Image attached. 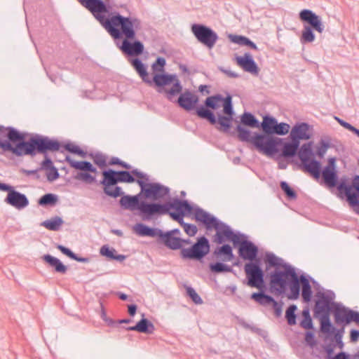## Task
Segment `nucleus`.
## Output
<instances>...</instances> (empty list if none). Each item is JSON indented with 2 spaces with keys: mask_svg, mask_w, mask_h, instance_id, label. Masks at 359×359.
Listing matches in <instances>:
<instances>
[{
  "mask_svg": "<svg viewBox=\"0 0 359 359\" xmlns=\"http://www.w3.org/2000/svg\"><path fill=\"white\" fill-rule=\"evenodd\" d=\"M223 107V113L225 116H228L229 117H232L233 118V116L235 114L233 103H232V97L228 94L226 97H225V100L222 104Z\"/></svg>",
  "mask_w": 359,
  "mask_h": 359,
  "instance_id": "nucleus-46",
  "label": "nucleus"
},
{
  "mask_svg": "<svg viewBox=\"0 0 359 359\" xmlns=\"http://www.w3.org/2000/svg\"><path fill=\"white\" fill-rule=\"evenodd\" d=\"M41 258L47 264L53 267L56 273L61 274L66 273L67 271V266L65 265L58 258L49 254L43 255Z\"/></svg>",
  "mask_w": 359,
  "mask_h": 359,
  "instance_id": "nucleus-32",
  "label": "nucleus"
},
{
  "mask_svg": "<svg viewBox=\"0 0 359 359\" xmlns=\"http://www.w3.org/2000/svg\"><path fill=\"white\" fill-rule=\"evenodd\" d=\"M7 193V196L4 199L6 203L18 210H22L29 205V200L27 196L16 191L14 187L11 186Z\"/></svg>",
  "mask_w": 359,
  "mask_h": 359,
  "instance_id": "nucleus-25",
  "label": "nucleus"
},
{
  "mask_svg": "<svg viewBox=\"0 0 359 359\" xmlns=\"http://www.w3.org/2000/svg\"><path fill=\"white\" fill-rule=\"evenodd\" d=\"M233 246L228 243H223L217 246L212 253L211 258L221 262H229L234 259Z\"/></svg>",
  "mask_w": 359,
  "mask_h": 359,
  "instance_id": "nucleus-29",
  "label": "nucleus"
},
{
  "mask_svg": "<svg viewBox=\"0 0 359 359\" xmlns=\"http://www.w3.org/2000/svg\"><path fill=\"white\" fill-rule=\"evenodd\" d=\"M304 145V144L300 147V144L294 140L285 141L281 138L280 142L277 143L273 148L266 147L261 153L271 156L280 151V155L284 158H291L297 156L300 159L299 154Z\"/></svg>",
  "mask_w": 359,
  "mask_h": 359,
  "instance_id": "nucleus-13",
  "label": "nucleus"
},
{
  "mask_svg": "<svg viewBox=\"0 0 359 359\" xmlns=\"http://www.w3.org/2000/svg\"><path fill=\"white\" fill-rule=\"evenodd\" d=\"M337 191L338 197L340 198L346 197L348 203L355 201L353 197L356 196L359 193V175H355L353 177L351 184H347L346 179H341L337 187Z\"/></svg>",
  "mask_w": 359,
  "mask_h": 359,
  "instance_id": "nucleus-22",
  "label": "nucleus"
},
{
  "mask_svg": "<svg viewBox=\"0 0 359 359\" xmlns=\"http://www.w3.org/2000/svg\"><path fill=\"white\" fill-rule=\"evenodd\" d=\"M236 61L245 72L255 76L258 75L259 68L250 53H245L242 56H236Z\"/></svg>",
  "mask_w": 359,
  "mask_h": 359,
  "instance_id": "nucleus-27",
  "label": "nucleus"
},
{
  "mask_svg": "<svg viewBox=\"0 0 359 359\" xmlns=\"http://www.w3.org/2000/svg\"><path fill=\"white\" fill-rule=\"evenodd\" d=\"M58 201V196L52 193L43 195L38 201V204L43 207L54 206Z\"/></svg>",
  "mask_w": 359,
  "mask_h": 359,
  "instance_id": "nucleus-41",
  "label": "nucleus"
},
{
  "mask_svg": "<svg viewBox=\"0 0 359 359\" xmlns=\"http://www.w3.org/2000/svg\"><path fill=\"white\" fill-rule=\"evenodd\" d=\"M330 325H327L325 327H323L322 325H320V332L324 334L325 335L326 339H331V337H334L337 335L338 334L343 337V334L344 332V327L343 326L341 329H337L332 322L330 321Z\"/></svg>",
  "mask_w": 359,
  "mask_h": 359,
  "instance_id": "nucleus-40",
  "label": "nucleus"
},
{
  "mask_svg": "<svg viewBox=\"0 0 359 359\" xmlns=\"http://www.w3.org/2000/svg\"><path fill=\"white\" fill-rule=\"evenodd\" d=\"M210 244L209 240L201 236L197 238L190 248H182L180 255L182 258L189 260H196L202 262L204 257L210 252Z\"/></svg>",
  "mask_w": 359,
  "mask_h": 359,
  "instance_id": "nucleus-16",
  "label": "nucleus"
},
{
  "mask_svg": "<svg viewBox=\"0 0 359 359\" xmlns=\"http://www.w3.org/2000/svg\"><path fill=\"white\" fill-rule=\"evenodd\" d=\"M142 198L144 200H151V202H156L170 193V189L168 187L163 186L160 183L150 182L147 183V187H143L140 190Z\"/></svg>",
  "mask_w": 359,
  "mask_h": 359,
  "instance_id": "nucleus-21",
  "label": "nucleus"
},
{
  "mask_svg": "<svg viewBox=\"0 0 359 359\" xmlns=\"http://www.w3.org/2000/svg\"><path fill=\"white\" fill-rule=\"evenodd\" d=\"M259 252L256 255L250 257L248 262L245 264L244 271L245 273L246 279L243 283L257 289L265 288L266 286L265 283V276L266 274V269L262 267V260L258 256Z\"/></svg>",
  "mask_w": 359,
  "mask_h": 359,
  "instance_id": "nucleus-11",
  "label": "nucleus"
},
{
  "mask_svg": "<svg viewBox=\"0 0 359 359\" xmlns=\"http://www.w3.org/2000/svg\"><path fill=\"white\" fill-rule=\"evenodd\" d=\"M309 128L310 125L305 122L296 123L292 128V130L289 135L290 139L294 140L299 144L301 140H308L311 139L312 135L308 132Z\"/></svg>",
  "mask_w": 359,
  "mask_h": 359,
  "instance_id": "nucleus-28",
  "label": "nucleus"
},
{
  "mask_svg": "<svg viewBox=\"0 0 359 359\" xmlns=\"http://www.w3.org/2000/svg\"><path fill=\"white\" fill-rule=\"evenodd\" d=\"M66 151L70 154L77 155L82 158H86L88 156V152L83 150L79 146L74 144L72 142H67L62 146Z\"/></svg>",
  "mask_w": 359,
  "mask_h": 359,
  "instance_id": "nucleus-43",
  "label": "nucleus"
},
{
  "mask_svg": "<svg viewBox=\"0 0 359 359\" xmlns=\"http://www.w3.org/2000/svg\"><path fill=\"white\" fill-rule=\"evenodd\" d=\"M305 341L311 348L316 345L317 341L315 339V334L313 330H308L305 333Z\"/></svg>",
  "mask_w": 359,
  "mask_h": 359,
  "instance_id": "nucleus-55",
  "label": "nucleus"
},
{
  "mask_svg": "<svg viewBox=\"0 0 359 359\" xmlns=\"http://www.w3.org/2000/svg\"><path fill=\"white\" fill-rule=\"evenodd\" d=\"M225 262L217 261L209 264V269L213 273H233L232 266L224 263Z\"/></svg>",
  "mask_w": 359,
  "mask_h": 359,
  "instance_id": "nucleus-38",
  "label": "nucleus"
},
{
  "mask_svg": "<svg viewBox=\"0 0 359 359\" xmlns=\"http://www.w3.org/2000/svg\"><path fill=\"white\" fill-rule=\"evenodd\" d=\"M297 306L295 304L290 305L285 311V318L289 325L292 326L297 324V314L296 311Z\"/></svg>",
  "mask_w": 359,
  "mask_h": 359,
  "instance_id": "nucleus-44",
  "label": "nucleus"
},
{
  "mask_svg": "<svg viewBox=\"0 0 359 359\" xmlns=\"http://www.w3.org/2000/svg\"><path fill=\"white\" fill-rule=\"evenodd\" d=\"M330 147V144L329 142L321 140L320 142V146L318 147L316 154L318 155L320 158H323Z\"/></svg>",
  "mask_w": 359,
  "mask_h": 359,
  "instance_id": "nucleus-54",
  "label": "nucleus"
},
{
  "mask_svg": "<svg viewBox=\"0 0 359 359\" xmlns=\"http://www.w3.org/2000/svg\"><path fill=\"white\" fill-rule=\"evenodd\" d=\"M225 97L221 94H215L208 97L204 104L200 105L196 108V115L203 119L207 120L211 125L217 123V117L213 112L222 105Z\"/></svg>",
  "mask_w": 359,
  "mask_h": 359,
  "instance_id": "nucleus-12",
  "label": "nucleus"
},
{
  "mask_svg": "<svg viewBox=\"0 0 359 359\" xmlns=\"http://www.w3.org/2000/svg\"><path fill=\"white\" fill-rule=\"evenodd\" d=\"M149 227L150 226L140 222L137 223L133 226V230L135 232V233L140 236H147Z\"/></svg>",
  "mask_w": 359,
  "mask_h": 359,
  "instance_id": "nucleus-51",
  "label": "nucleus"
},
{
  "mask_svg": "<svg viewBox=\"0 0 359 359\" xmlns=\"http://www.w3.org/2000/svg\"><path fill=\"white\" fill-rule=\"evenodd\" d=\"M266 286L265 288H259L258 292L250 294V299L264 306L271 305L275 316L278 318L282 315L283 302L282 301L278 302L272 296L266 294Z\"/></svg>",
  "mask_w": 359,
  "mask_h": 359,
  "instance_id": "nucleus-19",
  "label": "nucleus"
},
{
  "mask_svg": "<svg viewBox=\"0 0 359 359\" xmlns=\"http://www.w3.org/2000/svg\"><path fill=\"white\" fill-rule=\"evenodd\" d=\"M312 146L313 142L304 143L299 154L301 163L299 166L300 169L304 172L309 173L316 180L322 177L323 183L329 188H337L339 182L338 181L336 158H329L327 164L322 168L320 161L316 159Z\"/></svg>",
  "mask_w": 359,
  "mask_h": 359,
  "instance_id": "nucleus-4",
  "label": "nucleus"
},
{
  "mask_svg": "<svg viewBox=\"0 0 359 359\" xmlns=\"http://www.w3.org/2000/svg\"><path fill=\"white\" fill-rule=\"evenodd\" d=\"M6 140H0V149L4 151L11 152L16 156H31L37 154H43L44 159L38 170H48L54 167L52 160L48 156V152L60 151L62 143L56 139L48 136L36 134L25 140L24 133L16 128L8 126L6 128Z\"/></svg>",
  "mask_w": 359,
  "mask_h": 359,
  "instance_id": "nucleus-2",
  "label": "nucleus"
},
{
  "mask_svg": "<svg viewBox=\"0 0 359 359\" xmlns=\"http://www.w3.org/2000/svg\"><path fill=\"white\" fill-rule=\"evenodd\" d=\"M332 341H335L334 344H336V346H338L339 348H343L344 344L342 341V337L340 336L339 334H338L336 336H334L333 337H331V339H330Z\"/></svg>",
  "mask_w": 359,
  "mask_h": 359,
  "instance_id": "nucleus-63",
  "label": "nucleus"
},
{
  "mask_svg": "<svg viewBox=\"0 0 359 359\" xmlns=\"http://www.w3.org/2000/svg\"><path fill=\"white\" fill-rule=\"evenodd\" d=\"M359 339V330L352 329L350 331V340L355 342Z\"/></svg>",
  "mask_w": 359,
  "mask_h": 359,
  "instance_id": "nucleus-64",
  "label": "nucleus"
},
{
  "mask_svg": "<svg viewBox=\"0 0 359 359\" xmlns=\"http://www.w3.org/2000/svg\"><path fill=\"white\" fill-rule=\"evenodd\" d=\"M233 247L237 248L238 256L243 260H248L259 252L258 247L248 236L241 233L233 243Z\"/></svg>",
  "mask_w": 359,
  "mask_h": 359,
  "instance_id": "nucleus-20",
  "label": "nucleus"
},
{
  "mask_svg": "<svg viewBox=\"0 0 359 359\" xmlns=\"http://www.w3.org/2000/svg\"><path fill=\"white\" fill-rule=\"evenodd\" d=\"M190 214L191 213L188 212L169 211L167 215H169L174 221H177L180 218L184 217L185 215Z\"/></svg>",
  "mask_w": 359,
  "mask_h": 359,
  "instance_id": "nucleus-62",
  "label": "nucleus"
},
{
  "mask_svg": "<svg viewBox=\"0 0 359 359\" xmlns=\"http://www.w3.org/2000/svg\"><path fill=\"white\" fill-rule=\"evenodd\" d=\"M99 13L96 20L106 29L116 42V46L123 55L130 60L139 57L144 52V45L136 39L137 30L141 27V20L137 18L126 17L118 12Z\"/></svg>",
  "mask_w": 359,
  "mask_h": 359,
  "instance_id": "nucleus-1",
  "label": "nucleus"
},
{
  "mask_svg": "<svg viewBox=\"0 0 359 359\" xmlns=\"http://www.w3.org/2000/svg\"><path fill=\"white\" fill-rule=\"evenodd\" d=\"M102 180L98 184L102 186L103 192L107 196L116 198L123 194L122 188L118 186L119 183L132 184L137 182L140 187H147L149 183V176L134 168L132 170H116L112 168L104 169L102 171Z\"/></svg>",
  "mask_w": 359,
  "mask_h": 359,
  "instance_id": "nucleus-5",
  "label": "nucleus"
},
{
  "mask_svg": "<svg viewBox=\"0 0 359 359\" xmlns=\"http://www.w3.org/2000/svg\"><path fill=\"white\" fill-rule=\"evenodd\" d=\"M87 156L90 157L93 161V163L101 169L107 166V157L101 152L90 153L88 154Z\"/></svg>",
  "mask_w": 359,
  "mask_h": 359,
  "instance_id": "nucleus-42",
  "label": "nucleus"
},
{
  "mask_svg": "<svg viewBox=\"0 0 359 359\" xmlns=\"http://www.w3.org/2000/svg\"><path fill=\"white\" fill-rule=\"evenodd\" d=\"M276 122L277 119L275 117L269 114L264 116L262 121H259L258 128L262 130V132H255L252 136L248 128L237 125L235 128L237 132V137L241 142L251 143L259 152L266 147L273 148L277 143L281 141L280 137L273 136Z\"/></svg>",
  "mask_w": 359,
  "mask_h": 359,
  "instance_id": "nucleus-6",
  "label": "nucleus"
},
{
  "mask_svg": "<svg viewBox=\"0 0 359 359\" xmlns=\"http://www.w3.org/2000/svg\"><path fill=\"white\" fill-rule=\"evenodd\" d=\"M290 125L287 123L281 122L278 123L276 122L275 130L273 132V136L276 135H285L288 133L290 130Z\"/></svg>",
  "mask_w": 359,
  "mask_h": 359,
  "instance_id": "nucleus-49",
  "label": "nucleus"
},
{
  "mask_svg": "<svg viewBox=\"0 0 359 359\" xmlns=\"http://www.w3.org/2000/svg\"><path fill=\"white\" fill-rule=\"evenodd\" d=\"M48 170H49V172L47 173L48 181L53 182L59 178L60 174H59L58 170L55 166Z\"/></svg>",
  "mask_w": 359,
  "mask_h": 359,
  "instance_id": "nucleus-58",
  "label": "nucleus"
},
{
  "mask_svg": "<svg viewBox=\"0 0 359 359\" xmlns=\"http://www.w3.org/2000/svg\"><path fill=\"white\" fill-rule=\"evenodd\" d=\"M100 253L109 260H116L119 262L124 261L126 258V256L124 255L117 254L116 250L114 248L109 247L108 245H103L100 248Z\"/></svg>",
  "mask_w": 359,
  "mask_h": 359,
  "instance_id": "nucleus-34",
  "label": "nucleus"
},
{
  "mask_svg": "<svg viewBox=\"0 0 359 359\" xmlns=\"http://www.w3.org/2000/svg\"><path fill=\"white\" fill-rule=\"evenodd\" d=\"M165 63L166 62L164 57H158L152 64L151 68L154 72H163L164 71Z\"/></svg>",
  "mask_w": 359,
  "mask_h": 359,
  "instance_id": "nucleus-53",
  "label": "nucleus"
},
{
  "mask_svg": "<svg viewBox=\"0 0 359 359\" xmlns=\"http://www.w3.org/2000/svg\"><path fill=\"white\" fill-rule=\"evenodd\" d=\"M194 216L196 221L201 222L207 231L212 229L216 231L212 241L218 245L226 241L231 242L233 244L241 233L239 231L235 232L228 224L199 207L194 208Z\"/></svg>",
  "mask_w": 359,
  "mask_h": 359,
  "instance_id": "nucleus-8",
  "label": "nucleus"
},
{
  "mask_svg": "<svg viewBox=\"0 0 359 359\" xmlns=\"http://www.w3.org/2000/svg\"><path fill=\"white\" fill-rule=\"evenodd\" d=\"M264 262L269 292L275 296L286 295L287 297L297 295V279L299 275L296 269L272 252H266Z\"/></svg>",
  "mask_w": 359,
  "mask_h": 359,
  "instance_id": "nucleus-3",
  "label": "nucleus"
},
{
  "mask_svg": "<svg viewBox=\"0 0 359 359\" xmlns=\"http://www.w3.org/2000/svg\"><path fill=\"white\" fill-rule=\"evenodd\" d=\"M61 162H67L69 165L75 170L80 172L74 177L76 180H81L88 184L96 182V177L91 173L96 174L97 172V168L88 161H75L72 159L69 155L65 156V160L60 161Z\"/></svg>",
  "mask_w": 359,
  "mask_h": 359,
  "instance_id": "nucleus-14",
  "label": "nucleus"
},
{
  "mask_svg": "<svg viewBox=\"0 0 359 359\" xmlns=\"http://www.w3.org/2000/svg\"><path fill=\"white\" fill-rule=\"evenodd\" d=\"M125 329L128 331H136L140 333L150 334L155 330V327L149 319L144 317L143 314L142 318L135 325L127 327Z\"/></svg>",
  "mask_w": 359,
  "mask_h": 359,
  "instance_id": "nucleus-31",
  "label": "nucleus"
},
{
  "mask_svg": "<svg viewBox=\"0 0 359 359\" xmlns=\"http://www.w3.org/2000/svg\"><path fill=\"white\" fill-rule=\"evenodd\" d=\"M229 37L232 43L241 46H246L255 50H258L257 45L247 36L242 35L230 34Z\"/></svg>",
  "mask_w": 359,
  "mask_h": 359,
  "instance_id": "nucleus-36",
  "label": "nucleus"
},
{
  "mask_svg": "<svg viewBox=\"0 0 359 359\" xmlns=\"http://www.w3.org/2000/svg\"><path fill=\"white\" fill-rule=\"evenodd\" d=\"M163 232L161 229L155 228V227H149L147 236L151 238L158 237V241L160 243L161 240V236L163 234Z\"/></svg>",
  "mask_w": 359,
  "mask_h": 359,
  "instance_id": "nucleus-56",
  "label": "nucleus"
},
{
  "mask_svg": "<svg viewBox=\"0 0 359 359\" xmlns=\"http://www.w3.org/2000/svg\"><path fill=\"white\" fill-rule=\"evenodd\" d=\"M96 19L99 13H109V6L102 0H78Z\"/></svg>",
  "mask_w": 359,
  "mask_h": 359,
  "instance_id": "nucleus-30",
  "label": "nucleus"
},
{
  "mask_svg": "<svg viewBox=\"0 0 359 359\" xmlns=\"http://www.w3.org/2000/svg\"><path fill=\"white\" fill-rule=\"evenodd\" d=\"M332 314L337 325L346 326L352 322L359 325V311L346 307L341 304L337 303Z\"/></svg>",
  "mask_w": 359,
  "mask_h": 359,
  "instance_id": "nucleus-18",
  "label": "nucleus"
},
{
  "mask_svg": "<svg viewBox=\"0 0 359 359\" xmlns=\"http://www.w3.org/2000/svg\"><path fill=\"white\" fill-rule=\"evenodd\" d=\"M280 187L285 194V196L289 200H295L297 198L296 191L290 186V184L285 181H281L280 182Z\"/></svg>",
  "mask_w": 359,
  "mask_h": 359,
  "instance_id": "nucleus-47",
  "label": "nucleus"
},
{
  "mask_svg": "<svg viewBox=\"0 0 359 359\" xmlns=\"http://www.w3.org/2000/svg\"><path fill=\"white\" fill-rule=\"evenodd\" d=\"M299 19L303 22L307 23L306 27H311L318 33L324 31L325 26L321 18L316 13L309 9H303L299 12Z\"/></svg>",
  "mask_w": 359,
  "mask_h": 359,
  "instance_id": "nucleus-24",
  "label": "nucleus"
},
{
  "mask_svg": "<svg viewBox=\"0 0 359 359\" xmlns=\"http://www.w3.org/2000/svg\"><path fill=\"white\" fill-rule=\"evenodd\" d=\"M299 325L307 330H314L312 318H304L299 323Z\"/></svg>",
  "mask_w": 359,
  "mask_h": 359,
  "instance_id": "nucleus-57",
  "label": "nucleus"
},
{
  "mask_svg": "<svg viewBox=\"0 0 359 359\" xmlns=\"http://www.w3.org/2000/svg\"><path fill=\"white\" fill-rule=\"evenodd\" d=\"M108 164L109 165H119L120 167L125 168L128 170H129L132 168V166L129 163H128L121 160L119 158L115 157V156L111 157L110 158Z\"/></svg>",
  "mask_w": 359,
  "mask_h": 359,
  "instance_id": "nucleus-52",
  "label": "nucleus"
},
{
  "mask_svg": "<svg viewBox=\"0 0 359 359\" xmlns=\"http://www.w3.org/2000/svg\"><path fill=\"white\" fill-rule=\"evenodd\" d=\"M183 229L185 233L189 236H194L198 231L197 226L194 224L189 223L185 225V226Z\"/></svg>",
  "mask_w": 359,
  "mask_h": 359,
  "instance_id": "nucleus-59",
  "label": "nucleus"
},
{
  "mask_svg": "<svg viewBox=\"0 0 359 359\" xmlns=\"http://www.w3.org/2000/svg\"><path fill=\"white\" fill-rule=\"evenodd\" d=\"M310 280H312L313 283H316L314 279L304 273L299 275L297 279V283L299 285V288H297V295L292 297L291 296H287V298L291 300H297L299 299L301 292L302 301L304 303L309 304L313 297V291L310 284Z\"/></svg>",
  "mask_w": 359,
  "mask_h": 359,
  "instance_id": "nucleus-23",
  "label": "nucleus"
},
{
  "mask_svg": "<svg viewBox=\"0 0 359 359\" xmlns=\"http://www.w3.org/2000/svg\"><path fill=\"white\" fill-rule=\"evenodd\" d=\"M160 243L172 250L181 249L180 238L177 236H172L168 234V233L163 232Z\"/></svg>",
  "mask_w": 359,
  "mask_h": 359,
  "instance_id": "nucleus-35",
  "label": "nucleus"
},
{
  "mask_svg": "<svg viewBox=\"0 0 359 359\" xmlns=\"http://www.w3.org/2000/svg\"><path fill=\"white\" fill-rule=\"evenodd\" d=\"M64 220L62 217L59 216H55L51 217L49 219H46L41 223V226L45 227L46 229L57 231H59L61 226L63 224Z\"/></svg>",
  "mask_w": 359,
  "mask_h": 359,
  "instance_id": "nucleus-37",
  "label": "nucleus"
},
{
  "mask_svg": "<svg viewBox=\"0 0 359 359\" xmlns=\"http://www.w3.org/2000/svg\"><path fill=\"white\" fill-rule=\"evenodd\" d=\"M56 248L57 250H59L63 255H66L69 258H70L73 260H75L76 262H81V263H87L89 261V258L79 257L76 254H75L73 251H72L71 249H69L62 245L57 244L56 245Z\"/></svg>",
  "mask_w": 359,
  "mask_h": 359,
  "instance_id": "nucleus-39",
  "label": "nucleus"
},
{
  "mask_svg": "<svg viewBox=\"0 0 359 359\" xmlns=\"http://www.w3.org/2000/svg\"><path fill=\"white\" fill-rule=\"evenodd\" d=\"M238 125L244 128H258L259 126V121L252 113L245 111L240 116V123Z\"/></svg>",
  "mask_w": 359,
  "mask_h": 359,
  "instance_id": "nucleus-33",
  "label": "nucleus"
},
{
  "mask_svg": "<svg viewBox=\"0 0 359 359\" xmlns=\"http://www.w3.org/2000/svg\"><path fill=\"white\" fill-rule=\"evenodd\" d=\"M336 346V344H334L333 343H330L326 346H323L324 351L327 353V359H333L334 356V350Z\"/></svg>",
  "mask_w": 359,
  "mask_h": 359,
  "instance_id": "nucleus-60",
  "label": "nucleus"
},
{
  "mask_svg": "<svg viewBox=\"0 0 359 359\" xmlns=\"http://www.w3.org/2000/svg\"><path fill=\"white\" fill-rule=\"evenodd\" d=\"M313 30V29L306 27V26L304 25L301 36L302 43H311L315 40V34Z\"/></svg>",
  "mask_w": 359,
  "mask_h": 359,
  "instance_id": "nucleus-48",
  "label": "nucleus"
},
{
  "mask_svg": "<svg viewBox=\"0 0 359 359\" xmlns=\"http://www.w3.org/2000/svg\"><path fill=\"white\" fill-rule=\"evenodd\" d=\"M316 297L313 316L319 320L320 325L325 327L330 325V314L333 313L338 302L334 301L335 295L330 290L328 293L318 292Z\"/></svg>",
  "mask_w": 359,
  "mask_h": 359,
  "instance_id": "nucleus-9",
  "label": "nucleus"
},
{
  "mask_svg": "<svg viewBox=\"0 0 359 359\" xmlns=\"http://www.w3.org/2000/svg\"><path fill=\"white\" fill-rule=\"evenodd\" d=\"M120 196L119 205L123 210H138L139 215L144 221H149L154 219V202L142 200L140 192L136 195H126L123 192V194Z\"/></svg>",
  "mask_w": 359,
  "mask_h": 359,
  "instance_id": "nucleus-10",
  "label": "nucleus"
},
{
  "mask_svg": "<svg viewBox=\"0 0 359 359\" xmlns=\"http://www.w3.org/2000/svg\"><path fill=\"white\" fill-rule=\"evenodd\" d=\"M233 120L232 117L219 114L217 117V123L219 125L221 130L228 132L231 127Z\"/></svg>",
  "mask_w": 359,
  "mask_h": 359,
  "instance_id": "nucleus-45",
  "label": "nucleus"
},
{
  "mask_svg": "<svg viewBox=\"0 0 359 359\" xmlns=\"http://www.w3.org/2000/svg\"><path fill=\"white\" fill-rule=\"evenodd\" d=\"M187 296L191 299V301L196 304H202L203 299L196 292V290L191 287H187L186 289Z\"/></svg>",
  "mask_w": 359,
  "mask_h": 359,
  "instance_id": "nucleus-50",
  "label": "nucleus"
},
{
  "mask_svg": "<svg viewBox=\"0 0 359 359\" xmlns=\"http://www.w3.org/2000/svg\"><path fill=\"white\" fill-rule=\"evenodd\" d=\"M128 61L142 80L147 84L149 86L154 84L156 87L161 88L172 83V86L169 90H165L166 97L168 100L172 101V97L178 95L182 90V86L176 74L163 72L155 73L152 79H151L147 72V65L142 62L139 57L131 58Z\"/></svg>",
  "mask_w": 359,
  "mask_h": 359,
  "instance_id": "nucleus-7",
  "label": "nucleus"
},
{
  "mask_svg": "<svg viewBox=\"0 0 359 359\" xmlns=\"http://www.w3.org/2000/svg\"><path fill=\"white\" fill-rule=\"evenodd\" d=\"M174 210V212H182L188 213L193 212L194 207L187 200H182L179 198H175L164 203L154 202V219L158 216L167 215L169 211Z\"/></svg>",
  "mask_w": 359,
  "mask_h": 359,
  "instance_id": "nucleus-15",
  "label": "nucleus"
},
{
  "mask_svg": "<svg viewBox=\"0 0 359 359\" xmlns=\"http://www.w3.org/2000/svg\"><path fill=\"white\" fill-rule=\"evenodd\" d=\"M191 31L197 41L209 49H212L219 39L217 32L203 24L191 25Z\"/></svg>",
  "mask_w": 359,
  "mask_h": 359,
  "instance_id": "nucleus-17",
  "label": "nucleus"
},
{
  "mask_svg": "<svg viewBox=\"0 0 359 359\" xmlns=\"http://www.w3.org/2000/svg\"><path fill=\"white\" fill-rule=\"evenodd\" d=\"M334 118L340 124V126H341L344 128L348 130L349 131L353 133V130L355 129V127L352 126L351 123L345 121L344 120H343L337 116H334Z\"/></svg>",
  "mask_w": 359,
  "mask_h": 359,
  "instance_id": "nucleus-61",
  "label": "nucleus"
},
{
  "mask_svg": "<svg viewBox=\"0 0 359 359\" xmlns=\"http://www.w3.org/2000/svg\"><path fill=\"white\" fill-rule=\"evenodd\" d=\"M179 94L180 96L176 102L180 107L187 111H190L194 109L196 111V108L198 107L197 104L199 102L198 95L189 90H186L184 92H181Z\"/></svg>",
  "mask_w": 359,
  "mask_h": 359,
  "instance_id": "nucleus-26",
  "label": "nucleus"
}]
</instances>
